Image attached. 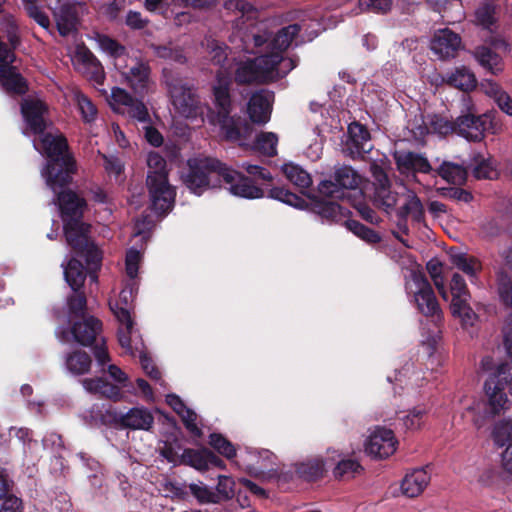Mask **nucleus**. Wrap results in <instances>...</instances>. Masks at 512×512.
<instances>
[{
    "instance_id": "5701e85b",
    "label": "nucleus",
    "mask_w": 512,
    "mask_h": 512,
    "mask_svg": "<svg viewBox=\"0 0 512 512\" xmlns=\"http://www.w3.org/2000/svg\"><path fill=\"white\" fill-rule=\"evenodd\" d=\"M11 59L0 60V84L8 94L22 96L29 89L28 82L13 66L15 60Z\"/></svg>"
},
{
    "instance_id": "7c9ffc66",
    "label": "nucleus",
    "mask_w": 512,
    "mask_h": 512,
    "mask_svg": "<svg viewBox=\"0 0 512 512\" xmlns=\"http://www.w3.org/2000/svg\"><path fill=\"white\" fill-rule=\"evenodd\" d=\"M473 54L477 62L491 74L497 75L502 71V58L490 47L485 45L478 46Z\"/></svg>"
},
{
    "instance_id": "a878e982",
    "label": "nucleus",
    "mask_w": 512,
    "mask_h": 512,
    "mask_svg": "<svg viewBox=\"0 0 512 512\" xmlns=\"http://www.w3.org/2000/svg\"><path fill=\"white\" fill-rule=\"evenodd\" d=\"M370 172L374 179L376 197L387 209L394 208L397 203V195L390 190L391 183L386 171L374 161L370 164Z\"/></svg>"
},
{
    "instance_id": "cd10ccee",
    "label": "nucleus",
    "mask_w": 512,
    "mask_h": 512,
    "mask_svg": "<svg viewBox=\"0 0 512 512\" xmlns=\"http://www.w3.org/2000/svg\"><path fill=\"white\" fill-rule=\"evenodd\" d=\"M395 163L400 171H412L429 174L433 168L428 159L420 153L401 151L394 154Z\"/></svg>"
},
{
    "instance_id": "69168bd1",
    "label": "nucleus",
    "mask_w": 512,
    "mask_h": 512,
    "mask_svg": "<svg viewBox=\"0 0 512 512\" xmlns=\"http://www.w3.org/2000/svg\"><path fill=\"white\" fill-rule=\"evenodd\" d=\"M181 420L188 430V432L194 437L200 438L203 434L202 430L197 426V414L190 408L186 407L181 414H179Z\"/></svg>"
},
{
    "instance_id": "49530a36",
    "label": "nucleus",
    "mask_w": 512,
    "mask_h": 512,
    "mask_svg": "<svg viewBox=\"0 0 512 512\" xmlns=\"http://www.w3.org/2000/svg\"><path fill=\"white\" fill-rule=\"evenodd\" d=\"M282 171L286 178L297 187L309 188L312 184L310 174L299 165L293 163L284 164Z\"/></svg>"
},
{
    "instance_id": "aec40b11",
    "label": "nucleus",
    "mask_w": 512,
    "mask_h": 512,
    "mask_svg": "<svg viewBox=\"0 0 512 512\" xmlns=\"http://www.w3.org/2000/svg\"><path fill=\"white\" fill-rule=\"evenodd\" d=\"M112 421L122 427L132 430H149L154 423L152 413L144 407H133L126 413L108 411Z\"/></svg>"
},
{
    "instance_id": "c756f323",
    "label": "nucleus",
    "mask_w": 512,
    "mask_h": 512,
    "mask_svg": "<svg viewBox=\"0 0 512 512\" xmlns=\"http://www.w3.org/2000/svg\"><path fill=\"white\" fill-rule=\"evenodd\" d=\"M430 481V475L424 468L413 470L406 474L401 483V490L404 495L414 498L420 495Z\"/></svg>"
},
{
    "instance_id": "603ef678",
    "label": "nucleus",
    "mask_w": 512,
    "mask_h": 512,
    "mask_svg": "<svg viewBox=\"0 0 512 512\" xmlns=\"http://www.w3.org/2000/svg\"><path fill=\"white\" fill-rule=\"evenodd\" d=\"M268 197L281 201L295 208H303L306 202L297 194L284 187H272L268 192Z\"/></svg>"
},
{
    "instance_id": "2eb2a0df",
    "label": "nucleus",
    "mask_w": 512,
    "mask_h": 512,
    "mask_svg": "<svg viewBox=\"0 0 512 512\" xmlns=\"http://www.w3.org/2000/svg\"><path fill=\"white\" fill-rule=\"evenodd\" d=\"M179 464L190 466L198 471H205L210 467L226 468L225 462L207 447L185 448L179 457Z\"/></svg>"
},
{
    "instance_id": "2f4dec72",
    "label": "nucleus",
    "mask_w": 512,
    "mask_h": 512,
    "mask_svg": "<svg viewBox=\"0 0 512 512\" xmlns=\"http://www.w3.org/2000/svg\"><path fill=\"white\" fill-rule=\"evenodd\" d=\"M85 389L91 393H99L113 401H119L122 397L120 388L103 378H87L83 380Z\"/></svg>"
},
{
    "instance_id": "7ed1b4c3",
    "label": "nucleus",
    "mask_w": 512,
    "mask_h": 512,
    "mask_svg": "<svg viewBox=\"0 0 512 512\" xmlns=\"http://www.w3.org/2000/svg\"><path fill=\"white\" fill-rule=\"evenodd\" d=\"M294 68L291 60H283L276 54H261L242 62L235 71L234 79L239 85L270 84L283 79Z\"/></svg>"
},
{
    "instance_id": "c03bdc74",
    "label": "nucleus",
    "mask_w": 512,
    "mask_h": 512,
    "mask_svg": "<svg viewBox=\"0 0 512 512\" xmlns=\"http://www.w3.org/2000/svg\"><path fill=\"white\" fill-rule=\"evenodd\" d=\"M67 307L71 321L86 316L87 298L83 289H77L67 297Z\"/></svg>"
},
{
    "instance_id": "4c0bfd02",
    "label": "nucleus",
    "mask_w": 512,
    "mask_h": 512,
    "mask_svg": "<svg viewBox=\"0 0 512 512\" xmlns=\"http://www.w3.org/2000/svg\"><path fill=\"white\" fill-rule=\"evenodd\" d=\"M224 8L228 11L240 14L236 20V26L244 25L247 21L255 20L258 10L247 0H227Z\"/></svg>"
},
{
    "instance_id": "f03ea898",
    "label": "nucleus",
    "mask_w": 512,
    "mask_h": 512,
    "mask_svg": "<svg viewBox=\"0 0 512 512\" xmlns=\"http://www.w3.org/2000/svg\"><path fill=\"white\" fill-rule=\"evenodd\" d=\"M40 135V149L46 157V165L41 174L47 186L56 191L67 187L77 172L76 159L70 151L68 140L62 133L43 132Z\"/></svg>"
},
{
    "instance_id": "473e14b6",
    "label": "nucleus",
    "mask_w": 512,
    "mask_h": 512,
    "mask_svg": "<svg viewBox=\"0 0 512 512\" xmlns=\"http://www.w3.org/2000/svg\"><path fill=\"white\" fill-rule=\"evenodd\" d=\"M446 82L449 86L464 92L472 91L477 85L474 73L465 66L457 68L454 72L450 73L447 76Z\"/></svg>"
},
{
    "instance_id": "338daca9",
    "label": "nucleus",
    "mask_w": 512,
    "mask_h": 512,
    "mask_svg": "<svg viewBox=\"0 0 512 512\" xmlns=\"http://www.w3.org/2000/svg\"><path fill=\"white\" fill-rule=\"evenodd\" d=\"M134 98L135 97H133L125 89L114 87L111 91L110 105L114 111H118L119 108L116 106H124L127 108L130 103H133Z\"/></svg>"
},
{
    "instance_id": "ea45409f",
    "label": "nucleus",
    "mask_w": 512,
    "mask_h": 512,
    "mask_svg": "<svg viewBox=\"0 0 512 512\" xmlns=\"http://www.w3.org/2000/svg\"><path fill=\"white\" fill-rule=\"evenodd\" d=\"M150 48L154 55L160 59L173 61L178 64H184L187 61L183 49L171 42L168 44H151Z\"/></svg>"
},
{
    "instance_id": "774afa93",
    "label": "nucleus",
    "mask_w": 512,
    "mask_h": 512,
    "mask_svg": "<svg viewBox=\"0 0 512 512\" xmlns=\"http://www.w3.org/2000/svg\"><path fill=\"white\" fill-rule=\"evenodd\" d=\"M103 159V166L107 174L120 176L124 172V163L115 155L101 154Z\"/></svg>"
},
{
    "instance_id": "423d86ee",
    "label": "nucleus",
    "mask_w": 512,
    "mask_h": 512,
    "mask_svg": "<svg viewBox=\"0 0 512 512\" xmlns=\"http://www.w3.org/2000/svg\"><path fill=\"white\" fill-rule=\"evenodd\" d=\"M162 78L172 104L180 115L186 118H196L198 114L202 113L199 96L178 72L170 68H163Z\"/></svg>"
},
{
    "instance_id": "b1692460",
    "label": "nucleus",
    "mask_w": 512,
    "mask_h": 512,
    "mask_svg": "<svg viewBox=\"0 0 512 512\" xmlns=\"http://www.w3.org/2000/svg\"><path fill=\"white\" fill-rule=\"evenodd\" d=\"M300 31L301 26L297 23L282 27L269 41L268 46H266L268 51L264 54L279 55L283 60H291L296 67L298 64V59L293 57H285L283 53L290 47L292 41L298 36Z\"/></svg>"
},
{
    "instance_id": "c85d7f7f",
    "label": "nucleus",
    "mask_w": 512,
    "mask_h": 512,
    "mask_svg": "<svg viewBox=\"0 0 512 512\" xmlns=\"http://www.w3.org/2000/svg\"><path fill=\"white\" fill-rule=\"evenodd\" d=\"M309 199L310 210L327 221H341L347 212V209H344L337 202L326 201L316 195H309Z\"/></svg>"
},
{
    "instance_id": "6e6d98bb",
    "label": "nucleus",
    "mask_w": 512,
    "mask_h": 512,
    "mask_svg": "<svg viewBox=\"0 0 512 512\" xmlns=\"http://www.w3.org/2000/svg\"><path fill=\"white\" fill-rule=\"evenodd\" d=\"M362 470L363 468L358 461L354 459H344L336 465L333 474L336 479H350Z\"/></svg>"
},
{
    "instance_id": "bb28decb",
    "label": "nucleus",
    "mask_w": 512,
    "mask_h": 512,
    "mask_svg": "<svg viewBox=\"0 0 512 512\" xmlns=\"http://www.w3.org/2000/svg\"><path fill=\"white\" fill-rule=\"evenodd\" d=\"M460 46L461 37L448 28L437 31L431 40V50L440 59L455 57Z\"/></svg>"
},
{
    "instance_id": "3c124183",
    "label": "nucleus",
    "mask_w": 512,
    "mask_h": 512,
    "mask_svg": "<svg viewBox=\"0 0 512 512\" xmlns=\"http://www.w3.org/2000/svg\"><path fill=\"white\" fill-rule=\"evenodd\" d=\"M208 443L215 451H217L220 455L224 456L228 460L236 457L237 453L235 446L221 433H211L209 435Z\"/></svg>"
},
{
    "instance_id": "09e8293b",
    "label": "nucleus",
    "mask_w": 512,
    "mask_h": 512,
    "mask_svg": "<svg viewBox=\"0 0 512 512\" xmlns=\"http://www.w3.org/2000/svg\"><path fill=\"white\" fill-rule=\"evenodd\" d=\"M278 137L273 132H261L257 135L253 147L267 157L277 154Z\"/></svg>"
},
{
    "instance_id": "bf43d9fd",
    "label": "nucleus",
    "mask_w": 512,
    "mask_h": 512,
    "mask_svg": "<svg viewBox=\"0 0 512 512\" xmlns=\"http://www.w3.org/2000/svg\"><path fill=\"white\" fill-rule=\"evenodd\" d=\"M450 289L452 295L451 302H455V300H468L470 297L466 282L464 278L458 273L453 274L450 283Z\"/></svg>"
},
{
    "instance_id": "79ce46f5",
    "label": "nucleus",
    "mask_w": 512,
    "mask_h": 512,
    "mask_svg": "<svg viewBox=\"0 0 512 512\" xmlns=\"http://www.w3.org/2000/svg\"><path fill=\"white\" fill-rule=\"evenodd\" d=\"M437 175L450 184L461 185L467 179L466 170L458 165L451 162H443L437 169Z\"/></svg>"
},
{
    "instance_id": "0eeeda50",
    "label": "nucleus",
    "mask_w": 512,
    "mask_h": 512,
    "mask_svg": "<svg viewBox=\"0 0 512 512\" xmlns=\"http://www.w3.org/2000/svg\"><path fill=\"white\" fill-rule=\"evenodd\" d=\"M509 363L498 365L494 374L490 375L484 383L486 401L484 403V419L490 420L504 414L510 408V402L505 392L503 379L509 371Z\"/></svg>"
},
{
    "instance_id": "a18cd8bd",
    "label": "nucleus",
    "mask_w": 512,
    "mask_h": 512,
    "mask_svg": "<svg viewBox=\"0 0 512 512\" xmlns=\"http://www.w3.org/2000/svg\"><path fill=\"white\" fill-rule=\"evenodd\" d=\"M451 311L453 316L460 318L464 329L474 326L478 320V315L470 307L468 300H455V302H451Z\"/></svg>"
},
{
    "instance_id": "c9c22d12",
    "label": "nucleus",
    "mask_w": 512,
    "mask_h": 512,
    "mask_svg": "<svg viewBox=\"0 0 512 512\" xmlns=\"http://www.w3.org/2000/svg\"><path fill=\"white\" fill-rule=\"evenodd\" d=\"M76 58L91 70V77L95 82L98 84L102 83L104 79L103 67L96 56L86 46L77 47Z\"/></svg>"
},
{
    "instance_id": "20e7f679",
    "label": "nucleus",
    "mask_w": 512,
    "mask_h": 512,
    "mask_svg": "<svg viewBox=\"0 0 512 512\" xmlns=\"http://www.w3.org/2000/svg\"><path fill=\"white\" fill-rule=\"evenodd\" d=\"M147 177L151 208L156 213L166 214L174 205L176 192L170 185L166 160L158 152H150L147 156Z\"/></svg>"
},
{
    "instance_id": "e433bc0d",
    "label": "nucleus",
    "mask_w": 512,
    "mask_h": 512,
    "mask_svg": "<svg viewBox=\"0 0 512 512\" xmlns=\"http://www.w3.org/2000/svg\"><path fill=\"white\" fill-rule=\"evenodd\" d=\"M450 261L451 263L461 270L463 273L468 275L469 277H476L477 273L481 271L482 265L481 262L473 257L468 256L466 253L462 252H453V249H451L449 253Z\"/></svg>"
},
{
    "instance_id": "f257e3e1",
    "label": "nucleus",
    "mask_w": 512,
    "mask_h": 512,
    "mask_svg": "<svg viewBox=\"0 0 512 512\" xmlns=\"http://www.w3.org/2000/svg\"><path fill=\"white\" fill-rule=\"evenodd\" d=\"M63 188L53 192L63 221L66 242L74 255L83 259L87 267L96 272L101 267L102 253L90 237L91 225L83 221L86 200L71 189Z\"/></svg>"
},
{
    "instance_id": "864d4df0",
    "label": "nucleus",
    "mask_w": 512,
    "mask_h": 512,
    "mask_svg": "<svg viewBox=\"0 0 512 512\" xmlns=\"http://www.w3.org/2000/svg\"><path fill=\"white\" fill-rule=\"evenodd\" d=\"M191 495L199 504H217L219 503V495L210 489L207 485L200 483H191L188 486Z\"/></svg>"
},
{
    "instance_id": "f8f14e48",
    "label": "nucleus",
    "mask_w": 512,
    "mask_h": 512,
    "mask_svg": "<svg viewBox=\"0 0 512 512\" xmlns=\"http://www.w3.org/2000/svg\"><path fill=\"white\" fill-rule=\"evenodd\" d=\"M209 123L218 126L220 135L228 142L247 140L253 132L251 122L238 114L217 117L209 120Z\"/></svg>"
},
{
    "instance_id": "1a4fd4ad",
    "label": "nucleus",
    "mask_w": 512,
    "mask_h": 512,
    "mask_svg": "<svg viewBox=\"0 0 512 512\" xmlns=\"http://www.w3.org/2000/svg\"><path fill=\"white\" fill-rule=\"evenodd\" d=\"M411 280L415 289L406 287L413 293V302L418 311L426 317L441 318V309L434 290L424 273L420 271L411 272Z\"/></svg>"
},
{
    "instance_id": "de8ad7c7",
    "label": "nucleus",
    "mask_w": 512,
    "mask_h": 512,
    "mask_svg": "<svg viewBox=\"0 0 512 512\" xmlns=\"http://www.w3.org/2000/svg\"><path fill=\"white\" fill-rule=\"evenodd\" d=\"M491 435L494 443L499 447L512 444V418H503L497 421Z\"/></svg>"
},
{
    "instance_id": "4be33fe9",
    "label": "nucleus",
    "mask_w": 512,
    "mask_h": 512,
    "mask_svg": "<svg viewBox=\"0 0 512 512\" xmlns=\"http://www.w3.org/2000/svg\"><path fill=\"white\" fill-rule=\"evenodd\" d=\"M102 322L94 316H85L73 320L71 333L74 340L85 347L92 346L102 332Z\"/></svg>"
},
{
    "instance_id": "393cba45",
    "label": "nucleus",
    "mask_w": 512,
    "mask_h": 512,
    "mask_svg": "<svg viewBox=\"0 0 512 512\" xmlns=\"http://www.w3.org/2000/svg\"><path fill=\"white\" fill-rule=\"evenodd\" d=\"M57 30L61 36H68L76 30L78 24L77 6L68 0H58L53 10Z\"/></svg>"
},
{
    "instance_id": "f704fd0d",
    "label": "nucleus",
    "mask_w": 512,
    "mask_h": 512,
    "mask_svg": "<svg viewBox=\"0 0 512 512\" xmlns=\"http://www.w3.org/2000/svg\"><path fill=\"white\" fill-rule=\"evenodd\" d=\"M92 359L88 353L82 350H74L66 355L65 365L67 370L74 375H84L90 371Z\"/></svg>"
},
{
    "instance_id": "e2e57ef3",
    "label": "nucleus",
    "mask_w": 512,
    "mask_h": 512,
    "mask_svg": "<svg viewBox=\"0 0 512 512\" xmlns=\"http://www.w3.org/2000/svg\"><path fill=\"white\" fill-rule=\"evenodd\" d=\"M99 45L103 51L107 52L114 58L121 57L126 53L124 45L107 35L99 36Z\"/></svg>"
},
{
    "instance_id": "8fccbe9b",
    "label": "nucleus",
    "mask_w": 512,
    "mask_h": 512,
    "mask_svg": "<svg viewBox=\"0 0 512 512\" xmlns=\"http://www.w3.org/2000/svg\"><path fill=\"white\" fill-rule=\"evenodd\" d=\"M345 226L349 231L367 243L376 244L381 241V236L379 233L357 220L348 219L345 221Z\"/></svg>"
},
{
    "instance_id": "052dcab7",
    "label": "nucleus",
    "mask_w": 512,
    "mask_h": 512,
    "mask_svg": "<svg viewBox=\"0 0 512 512\" xmlns=\"http://www.w3.org/2000/svg\"><path fill=\"white\" fill-rule=\"evenodd\" d=\"M234 486L235 482L231 477L218 475V483L214 492L219 495V503L234 497Z\"/></svg>"
},
{
    "instance_id": "72a5a7b5",
    "label": "nucleus",
    "mask_w": 512,
    "mask_h": 512,
    "mask_svg": "<svg viewBox=\"0 0 512 512\" xmlns=\"http://www.w3.org/2000/svg\"><path fill=\"white\" fill-rule=\"evenodd\" d=\"M64 277L72 291L83 289L86 280V272L83 263L75 257L70 259L64 267Z\"/></svg>"
},
{
    "instance_id": "f3484780",
    "label": "nucleus",
    "mask_w": 512,
    "mask_h": 512,
    "mask_svg": "<svg viewBox=\"0 0 512 512\" xmlns=\"http://www.w3.org/2000/svg\"><path fill=\"white\" fill-rule=\"evenodd\" d=\"M398 441L394 432L387 428H377L365 444V451L368 455L384 459L391 456L397 448Z\"/></svg>"
},
{
    "instance_id": "dca6fc26",
    "label": "nucleus",
    "mask_w": 512,
    "mask_h": 512,
    "mask_svg": "<svg viewBox=\"0 0 512 512\" xmlns=\"http://www.w3.org/2000/svg\"><path fill=\"white\" fill-rule=\"evenodd\" d=\"M370 139V132L366 126L352 122L348 126V139L343 146V153L352 159L363 158L372 149Z\"/></svg>"
},
{
    "instance_id": "58836bf2",
    "label": "nucleus",
    "mask_w": 512,
    "mask_h": 512,
    "mask_svg": "<svg viewBox=\"0 0 512 512\" xmlns=\"http://www.w3.org/2000/svg\"><path fill=\"white\" fill-rule=\"evenodd\" d=\"M396 215L406 219L411 216L412 220L416 223H422L425 220V210L422 202L414 193L408 195L405 204L397 210Z\"/></svg>"
},
{
    "instance_id": "680f3d73",
    "label": "nucleus",
    "mask_w": 512,
    "mask_h": 512,
    "mask_svg": "<svg viewBox=\"0 0 512 512\" xmlns=\"http://www.w3.org/2000/svg\"><path fill=\"white\" fill-rule=\"evenodd\" d=\"M144 98L136 96L133 99V103L127 106V113L131 118L138 120L139 122H148L150 120L149 112L146 105L143 102Z\"/></svg>"
},
{
    "instance_id": "39448f33",
    "label": "nucleus",
    "mask_w": 512,
    "mask_h": 512,
    "mask_svg": "<svg viewBox=\"0 0 512 512\" xmlns=\"http://www.w3.org/2000/svg\"><path fill=\"white\" fill-rule=\"evenodd\" d=\"M226 164L213 157L189 158L181 171L183 185L195 195H202L209 188L220 186Z\"/></svg>"
},
{
    "instance_id": "4d7b16f0",
    "label": "nucleus",
    "mask_w": 512,
    "mask_h": 512,
    "mask_svg": "<svg viewBox=\"0 0 512 512\" xmlns=\"http://www.w3.org/2000/svg\"><path fill=\"white\" fill-rule=\"evenodd\" d=\"M429 126L434 133L442 136L456 133L457 131L456 120L450 121L447 118L437 114L430 118Z\"/></svg>"
},
{
    "instance_id": "13d9d810",
    "label": "nucleus",
    "mask_w": 512,
    "mask_h": 512,
    "mask_svg": "<svg viewBox=\"0 0 512 512\" xmlns=\"http://www.w3.org/2000/svg\"><path fill=\"white\" fill-rule=\"evenodd\" d=\"M77 105L81 113L82 119L86 123H91L96 119L97 108L92 101L84 94L79 93L76 96Z\"/></svg>"
},
{
    "instance_id": "37998d69",
    "label": "nucleus",
    "mask_w": 512,
    "mask_h": 512,
    "mask_svg": "<svg viewBox=\"0 0 512 512\" xmlns=\"http://www.w3.org/2000/svg\"><path fill=\"white\" fill-rule=\"evenodd\" d=\"M496 285L501 302L512 308V278L503 267L496 271Z\"/></svg>"
},
{
    "instance_id": "9b49d317",
    "label": "nucleus",
    "mask_w": 512,
    "mask_h": 512,
    "mask_svg": "<svg viewBox=\"0 0 512 512\" xmlns=\"http://www.w3.org/2000/svg\"><path fill=\"white\" fill-rule=\"evenodd\" d=\"M361 176L351 166L343 165L335 169L332 179L322 180L317 187L319 194L325 197L341 198L342 190L358 188Z\"/></svg>"
},
{
    "instance_id": "5fc2aeb1",
    "label": "nucleus",
    "mask_w": 512,
    "mask_h": 512,
    "mask_svg": "<svg viewBox=\"0 0 512 512\" xmlns=\"http://www.w3.org/2000/svg\"><path fill=\"white\" fill-rule=\"evenodd\" d=\"M228 46L217 40L207 41L208 58L212 64L223 67L228 58Z\"/></svg>"
},
{
    "instance_id": "4468645a",
    "label": "nucleus",
    "mask_w": 512,
    "mask_h": 512,
    "mask_svg": "<svg viewBox=\"0 0 512 512\" xmlns=\"http://www.w3.org/2000/svg\"><path fill=\"white\" fill-rule=\"evenodd\" d=\"M222 182L228 186L231 194L246 199H259L264 197V190L256 186L252 179L228 167L222 169Z\"/></svg>"
},
{
    "instance_id": "6ab92c4d",
    "label": "nucleus",
    "mask_w": 512,
    "mask_h": 512,
    "mask_svg": "<svg viewBox=\"0 0 512 512\" xmlns=\"http://www.w3.org/2000/svg\"><path fill=\"white\" fill-rule=\"evenodd\" d=\"M48 105L40 99H24L21 103V113L30 129L35 134H43L48 123L45 115L48 114Z\"/></svg>"
},
{
    "instance_id": "a19ab883",
    "label": "nucleus",
    "mask_w": 512,
    "mask_h": 512,
    "mask_svg": "<svg viewBox=\"0 0 512 512\" xmlns=\"http://www.w3.org/2000/svg\"><path fill=\"white\" fill-rule=\"evenodd\" d=\"M324 471V462L317 458L309 459L296 465V473L298 476L308 482L320 479Z\"/></svg>"
},
{
    "instance_id": "0e129e2a",
    "label": "nucleus",
    "mask_w": 512,
    "mask_h": 512,
    "mask_svg": "<svg viewBox=\"0 0 512 512\" xmlns=\"http://www.w3.org/2000/svg\"><path fill=\"white\" fill-rule=\"evenodd\" d=\"M439 191L443 197L457 202L470 203L474 198L470 191L460 187H443Z\"/></svg>"
},
{
    "instance_id": "ddd939ff",
    "label": "nucleus",
    "mask_w": 512,
    "mask_h": 512,
    "mask_svg": "<svg viewBox=\"0 0 512 512\" xmlns=\"http://www.w3.org/2000/svg\"><path fill=\"white\" fill-rule=\"evenodd\" d=\"M231 83V78L228 75L222 71L217 72L216 83L212 86L213 104L215 108L208 109V120L217 117L223 118L225 115L232 113Z\"/></svg>"
},
{
    "instance_id": "6e6552de",
    "label": "nucleus",
    "mask_w": 512,
    "mask_h": 512,
    "mask_svg": "<svg viewBox=\"0 0 512 512\" xmlns=\"http://www.w3.org/2000/svg\"><path fill=\"white\" fill-rule=\"evenodd\" d=\"M496 111L486 112L481 115L467 112L456 118V133L472 142L483 140L486 132L497 133L500 124L496 120Z\"/></svg>"
},
{
    "instance_id": "9d476101",
    "label": "nucleus",
    "mask_w": 512,
    "mask_h": 512,
    "mask_svg": "<svg viewBox=\"0 0 512 512\" xmlns=\"http://www.w3.org/2000/svg\"><path fill=\"white\" fill-rule=\"evenodd\" d=\"M5 0H0V60H16L15 51L22 44L21 30L16 18L3 13Z\"/></svg>"
},
{
    "instance_id": "a211bd4d",
    "label": "nucleus",
    "mask_w": 512,
    "mask_h": 512,
    "mask_svg": "<svg viewBox=\"0 0 512 512\" xmlns=\"http://www.w3.org/2000/svg\"><path fill=\"white\" fill-rule=\"evenodd\" d=\"M127 85L135 96L144 98L151 90L154 82L151 79V67L142 60H137L128 71L122 73Z\"/></svg>"
},
{
    "instance_id": "412c9836",
    "label": "nucleus",
    "mask_w": 512,
    "mask_h": 512,
    "mask_svg": "<svg viewBox=\"0 0 512 512\" xmlns=\"http://www.w3.org/2000/svg\"><path fill=\"white\" fill-rule=\"evenodd\" d=\"M273 100L274 93L269 90L261 89L254 92L247 105L250 122L257 125L266 124L271 117Z\"/></svg>"
}]
</instances>
